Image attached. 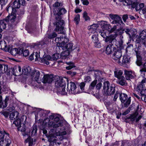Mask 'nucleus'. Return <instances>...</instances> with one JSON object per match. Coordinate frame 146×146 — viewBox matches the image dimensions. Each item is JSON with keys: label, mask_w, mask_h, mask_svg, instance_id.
I'll return each mask as SVG.
<instances>
[{"label": "nucleus", "mask_w": 146, "mask_h": 146, "mask_svg": "<svg viewBox=\"0 0 146 146\" xmlns=\"http://www.w3.org/2000/svg\"><path fill=\"white\" fill-rule=\"evenodd\" d=\"M144 89L143 85L141 83H139L137 86V91L139 93H140Z\"/></svg>", "instance_id": "33"}, {"label": "nucleus", "mask_w": 146, "mask_h": 146, "mask_svg": "<svg viewBox=\"0 0 146 146\" xmlns=\"http://www.w3.org/2000/svg\"><path fill=\"white\" fill-rule=\"evenodd\" d=\"M57 36V35L55 32H53L52 34L48 35V37L49 38H55Z\"/></svg>", "instance_id": "54"}, {"label": "nucleus", "mask_w": 146, "mask_h": 146, "mask_svg": "<svg viewBox=\"0 0 146 146\" xmlns=\"http://www.w3.org/2000/svg\"><path fill=\"white\" fill-rule=\"evenodd\" d=\"M94 46L98 48H100L101 46V44L99 40L98 41H97V42H94Z\"/></svg>", "instance_id": "64"}, {"label": "nucleus", "mask_w": 146, "mask_h": 146, "mask_svg": "<svg viewBox=\"0 0 146 146\" xmlns=\"http://www.w3.org/2000/svg\"><path fill=\"white\" fill-rule=\"evenodd\" d=\"M144 6V4L143 3H142L140 4L139 5H138V8H136L137 11H138L141 9Z\"/></svg>", "instance_id": "59"}, {"label": "nucleus", "mask_w": 146, "mask_h": 146, "mask_svg": "<svg viewBox=\"0 0 146 146\" xmlns=\"http://www.w3.org/2000/svg\"><path fill=\"white\" fill-rule=\"evenodd\" d=\"M80 20V15L78 14L76 15L74 19V21L76 22V25H78Z\"/></svg>", "instance_id": "41"}, {"label": "nucleus", "mask_w": 146, "mask_h": 146, "mask_svg": "<svg viewBox=\"0 0 146 146\" xmlns=\"http://www.w3.org/2000/svg\"><path fill=\"white\" fill-rule=\"evenodd\" d=\"M5 19L0 20V32H2L3 29H5L7 26V23Z\"/></svg>", "instance_id": "23"}, {"label": "nucleus", "mask_w": 146, "mask_h": 146, "mask_svg": "<svg viewBox=\"0 0 146 146\" xmlns=\"http://www.w3.org/2000/svg\"><path fill=\"white\" fill-rule=\"evenodd\" d=\"M58 58V54L57 53H55L51 57V60H56Z\"/></svg>", "instance_id": "51"}, {"label": "nucleus", "mask_w": 146, "mask_h": 146, "mask_svg": "<svg viewBox=\"0 0 146 146\" xmlns=\"http://www.w3.org/2000/svg\"><path fill=\"white\" fill-rule=\"evenodd\" d=\"M112 54V58L115 60H119L122 55L121 50L115 47L113 48Z\"/></svg>", "instance_id": "11"}, {"label": "nucleus", "mask_w": 146, "mask_h": 146, "mask_svg": "<svg viewBox=\"0 0 146 146\" xmlns=\"http://www.w3.org/2000/svg\"><path fill=\"white\" fill-rule=\"evenodd\" d=\"M95 72L94 73L95 79L91 82L89 88V90L90 91H92L94 90L97 83L98 80L99 82H101L103 79V78L101 76L102 73V71L98 70H95Z\"/></svg>", "instance_id": "5"}, {"label": "nucleus", "mask_w": 146, "mask_h": 146, "mask_svg": "<svg viewBox=\"0 0 146 146\" xmlns=\"http://www.w3.org/2000/svg\"><path fill=\"white\" fill-rule=\"evenodd\" d=\"M102 86V84L101 82H99L98 83H97L95 86L96 89L98 90H100Z\"/></svg>", "instance_id": "55"}, {"label": "nucleus", "mask_w": 146, "mask_h": 146, "mask_svg": "<svg viewBox=\"0 0 146 146\" xmlns=\"http://www.w3.org/2000/svg\"><path fill=\"white\" fill-rule=\"evenodd\" d=\"M21 52L20 54H21L22 53L23 54V56L24 57H26L28 56L29 54V50L27 49H25L23 50V49H20Z\"/></svg>", "instance_id": "34"}, {"label": "nucleus", "mask_w": 146, "mask_h": 146, "mask_svg": "<svg viewBox=\"0 0 146 146\" xmlns=\"http://www.w3.org/2000/svg\"><path fill=\"white\" fill-rule=\"evenodd\" d=\"M123 2L124 5H130L132 4V2L131 0H124Z\"/></svg>", "instance_id": "45"}, {"label": "nucleus", "mask_w": 146, "mask_h": 146, "mask_svg": "<svg viewBox=\"0 0 146 146\" xmlns=\"http://www.w3.org/2000/svg\"><path fill=\"white\" fill-rule=\"evenodd\" d=\"M139 36L142 40L146 38V30L141 31L139 34Z\"/></svg>", "instance_id": "37"}, {"label": "nucleus", "mask_w": 146, "mask_h": 146, "mask_svg": "<svg viewBox=\"0 0 146 146\" xmlns=\"http://www.w3.org/2000/svg\"><path fill=\"white\" fill-rule=\"evenodd\" d=\"M54 80L55 86L60 88L58 92V94L59 95H63L64 94V83L63 81V78L61 76L55 75L54 76Z\"/></svg>", "instance_id": "4"}, {"label": "nucleus", "mask_w": 146, "mask_h": 146, "mask_svg": "<svg viewBox=\"0 0 146 146\" xmlns=\"http://www.w3.org/2000/svg\"><path fill=\"white\" fill-rule=\"evenodd\" d=\"M31 68L29 66L27 67L24 68L22 69V74L28 75L30 74L32 72Z\"/></svg>", "instance_id": "20"}, {"label": "nucleus", "mask_w": 146, "mask_h": 146, "mask_svg": "<svg viewBox=\"0 0 146 146\" xmlns=\"http://www.w3.org/2000/svg\"><path fill=\"white\" fill-rule=\"evenodd\" d=\"M73 45V43L70 42L66 44H64V48L66 49L72 50Z\"/></svg>", "instance_id": "36"}, {"label": "nucleus", "mask_w": 146, "mask_h": 146, "mask_svg": "<svg viewBox=\"0 0 146 146\" xmlns=\"http://www.w3.org/2000/svg\"><path fill=\"white\" fill-rule=\"evenodd\" d=\"M31 76L32 77V79L33 81L31 83L32 85L33 86L38 87V85L36 84V83L39 84L40 83V73L38 70H33L31 74Z\"/></svg>", "instance_id": "7"}, {"label": "nucleus", "mask_w": 146, "mask_h": 146, "mask_svg": "<svg viewBox=\"0 0 146 146\" xmlns=\"http://www.w3.org/2000/svg\"><path fill=\"white\" fill-rule=\"evenodd\" d=\"M34 56H35V61L38 60L39 55H38V52H36L32 54L29 57V60L31 61L33 60L34 59Z\"/></svg>", "instance_id": "29"}, {"label": "nucleus", "mask_w": 146, "mask_h": 146, "mask_svg": "<svg viewBox=\"0 0 146 146\" xmlns=\"http://www.w3.org/2000/svg\"><path fill=\"white\" fill-rule=\"evenodd\" d=\"M6 43L5 41H1L0 42V49L2 50L5 48L6 46Z\"/></svg>", "instance_id": "46"}, {"label": "nucleus", "mask_w": 146, "mask_h": 146, "mask_svg": "<svg viewBox=\"0 0 146 146\" xmlns=\"http://www.w3.org/2000/svg\"><path fill=\"white\" fill-rule=\"evenodd\" d=\"M101 25L100 22H99L98 24H93L90 26V29H92L94 31H96L97 28L99 26V25Z\"/></svg>", "instance_id": "35"}, {"label": "nucleus", "mask_w": 146, "mask_h": 146, "mask_svg": "<svg viewBox=\"0 0 146 146\" xmlns=\"http://www.w3.org/2000/svg\"><path fill=\"white\" fill-rule=\"evenodd\" d=\"M63 5V3H59L58 1H56L53 5V7H56L60 6H62Z\"/></svg>", "instance_id": "49"}, {"label": "nucleus", "mask_w": 146, "mask_h": 146, "mask_svg": "<svg viewBox=\"0 0 146 146\" xmlns=\"http://www.w3.org/2000/svg\"><path fill=\"white\" fill-rule=\"evenodd\" d=\"M8 135H9V134L6 133V132L4 131V132H2V131H0V139H3L4 137V133Z\"/></svg>", "instance_id": "61"}, {"label": "nucleus", "mask_w": 146, "mask_h": 146, "mask_svg": "<svg viewBox=\"0 0 146 146\" xmlns=\"http://www.w3.org/2000/svg\"><path fill=\"white\" fill-rule=\"evenodd\" d=\"M61 122L59 120V118L56 116L53 121H50L48 123V125L49 127H53L54 128L61 126Z\"/></svg>", "instance_id": "10"}, {"label": "nucleus", "mask_w": 146, "mask_h": 146, "mask_svg": "<svg viewBox=\"0 0 146 146\" xmlns=\"http://www.w3.org/2000/svg\"><path fill=\"white\" fill-rule=\"evenodd\" d=\"M124 74L125 78L127 80H130L131 79L134 78L136 76L135 72L132 71H129L127 70H124Z\"/></svg>", "instance_id": "13"}, {"label": "nucleus", "mask_w": 146, "mask_h": 146, "mask_svg": "<svg viewBox=\"0 0 146 146\" xmlns=\"http://www.w3.org/2000/svg\"><path fill=\"white\" fill-rule=\"evenodd\" d=\"M64 78L67 79V92L69 94H76L80 93V91H79L76 87V83L74 82H70V86H69L68 80L66 77L64 76Z\"/></svg>", "instance_id": "6"}, {"label": "nucleus", "mask_w": 146, "mask_h": 146, "mask_svg": "<svg viewBox=\"0 0 146 146\" xmlns=\"http://www.w3.org/2000/svg\"><path fill=\"white\" fill-rule=\"evenodd\" d=\"M1 113L3 114L6 118H7L9 115V112L6 111H3L1 112Z\"/></svg>", "instance_id": "62"}, {"label": "nucleus", "mask_w": 146, "mask_h": 146, "mask_svg": "<svg viewBox=\"0 0 146 146\" xmlns=\"http://www.w3.org/2000/svg\"><path fill=\"white\" fill-rule=\"evenodd\" d=\"M140 42L141 39L140 38H137L135 41V42L136 43L135 46L137 47V46H138L139 47H141V44H140Z\"/></svg>", "instance_id": "50"}, {"label": "nucleus", "mask_w": 146, "mask_h": 146, "mask_svg": "<svg viewBox=\"0 0 146 146\" xmlns=\"http://www.w3.org/2000/svg\"><path fill=\"white\" fill-rule=\"evenodd\" d=\"M119 95V99L122 103H124L125 107L127 108L131 103V97L128 98L127 95L125 94L120 93L119 91L116 90L113 99L114 102L116 101Z\"/></svg>", "instance_id": "2"}, {"label": "nucleus", "mask_w": 146, "mask_h": 146, "mask_svg": "<svg viewBox=\"0 0 146 146\" xmlns=\"http://www.w3.org/2000/svg\"><path fill=\"white\" fill-rule=\"evenodd\" d=\"M124 27H119V28L117 29V33H118V35H121L125 33L129 36L130 40H133L136 37L137 35V30L134 28H128L126 27L123 28Z\"/></svg>", "instance_id": "1"}, {"label": "nucleus", "mask_w": 146, "mask_h": 146, "mask_svg": "<svg viewBox=\"0 0 146 146\" xmlns=\"http://www.w3.org/2000/svg\"><path fill=\"white\" fill-rule=\"evenodd\" d=\"M61 22L60 21L59 24L60 25V26H57L56 27V28L55 29V30L57 32H59V33L63 34L64 33L63 30H64V27L63 26V24L61 26H60L61 25L60 24Z\"/></svg>", "instance_id": "30"}, {"label": "nucleus", "mask_w": 146, "mask_h": 146, "mask_svg": "<svg viewBox=\"0 0 146 146\" xmlns=\"http://www.w3.org/2000/svg\"><path fill=\"white\" fill-rule=\"evenodd\" d=\"M24 116L22 117L20 119L18 118L16 119V120H15L13 122V123L15 124L16 126H20L22 122L23 121V119L25 117Z\"/></svg>", "instance_id": "19"}, {"label": "nucleus", "mask_w": 146, "mask_h": 146, "mask_svg": "<svg viewBox=\"0 0 146 146\" xmlns=\"http://www.w3.org/2000/svg\"><path fill=\"white\" fill-rule=\"evenodd\" d=\"M13 6L14 8H19L20 7L21 5L20 3L17 2V1H15L13 2Z\"/></svg>", "instance_id": "44"}, {"label": "nucleus", "mask_w": 146, "mask_h": 146, "mask_svg": "<svg viewBox=\"0 0 146 146\" xmlns=\"http://www.w3.org/2000/svg\"><path fill=\"white\" fill-rule=\"evenodd\" d=\"M79 86H80V89L81 90V91H80V93L85 92V91L84 90V87L85 86V82H82L80 83Z\"/></svg>", "instance_id": "39"}, {"label": "nucleus", "mask_w": 146, "mask_h": 146, "mask_svg": "<svg viewBox=\"0 0 146 146\" xmlns=\"http://www.w3.org/2000/svg\"><path fill=\"white\" fill-rule=\"evenodd\" d=\"M123 72L122 70H117L114 72V75L115 77L118 79H120L122 77H124L122 76Z\"/></svg>", "instance_id": "28"}, {"label": "nucleus", "mask_w": 146, "mask_h": 146, "mask_svg": "<svg viewBox=\"0 0 146 146\" xmlns=\"http://www.w3.org/2000/svg\"><path fill=\"white\" fill-rule=\"evenodd\" d=\"M118 33H117V30H116V32L114 34H112L107 37L105 40L106 42H108L109 44L111 45H113L117 41L116 38L117 37Z\"/></svg>", "instance_id": "9"}, {"label": "nucleus", "mask_w": 146, "mask_h": 146, "mask_svg": "<svg viewBox=\"0 0 146 146\" xmlns=\"http://www.w3.org/2000/svg\"><path fill=\"white\" fill-rule=\"evenodd\" d=\"M0 146H7V145L6 140L2 139L0 141Z\"/></svg>", "instance_id": "57"}, {"label": "nucleus", "mask_w": 146, "mask_h": 146, "mask_svg": "<svg viewBox=\"0 0 146 146\" xmlns=\"http://www.w3.org/2000/svg\"><path fill=\"white\" fill-rule=\"evenodd\" d=\"M109 17L113 20L111 22L112 24H116L117 26H120V27H124L125 25V24L122 20L121 18L118 15L111 14L109 15Z\"/></svg>", "instance_id": "8"}, {"label": "nucleus", "mask_w": 146, "mask_h": 146, "mask_svg": "<svg viewBox=\"0 0 146 146\" xmlns=\"http://www.w3.org/2000/svg\"><path fill=\"white\" fill-rule=\"evenodd\" d=\"M117 25H115L112 28H111V29L109 31L111 33L113 32L114 31H115V33L116 32V29H117Z\"/></svg>", "instance_id": "60"}, {"label": "nucleus", "mask_w": 146, "mask_h": 146, "mask_svg": "<svg viewBox=\"0 0 146 146\" xmlns=\"http://www.w3.org/2000/svg\"><path fill=\"white\" fill-rule=\"evenodd\" d=\"M21 52L20 49L19 50L17 48L11 49L10 53L13 55L16 56L17 54H20Z\"/></svg>", "instance_id": "21"}, {"label": "nucleus", "mask_w": 146, "mask_h": 146, "mask_svg": "<svg viewBox=\"0 0 146 146\" xmlns=\"http://www.w3.org/2000/svg\"><path fill=\"white\" fill-rule=\"evenodd\" d=\"M16 18V16L15 14H11L10 15H8L5 19V20L6 22L10 21L11 22H13L15 21Z\"/></svg>", "instance_id": "16"}, {"label": "nucleus", "mask_w": 146, "mask_h": 146, "mask_svg": "<svg viewBox=\"0 0 146 146\" xmlns=\"http://www.w3.org/2000/svg\"><path fill=\"white\" fill-rule=\"evenodd\" d=\"M130 58H128L126 56H124L123 57L122 64L123 65L128 66V64L130 63Z\"/></svg>", "instance_id": "26"}, {"label": "nucleus", "mask_w": 146, "mask_h": 146, "mask_svg": "<svg viewBox=\"0 0 146 146\" xmlns=\"http://www.w3.org/2000/svg\"><path fill=\"white\" fill-rule=\"evenodd\" d=\"M92 38L94 43L96 42H97V41H98L99 40H98L97 36L96 35H93L92 37Z\"/></svg>", "instance_id": "52"}, {"label": "nucleus", "mask_w": 146, "mask_h": 146, "mask_svg": "<svg viewBox=\"0 0 146 146\" xmlns=\"http://www.w3.org/2000/svg\"><path fill=\"white\" fill-rule=\"evenodd\" d=\"M72 50H70L66 49L64 51V59L69 57L70 52Z\"/></svg>", "instance_id": "40"}, {"label": "nucleus", "mask_w": 146, "mask_h": 146, "mask_svg": "<svg viewBox=\"0 0 146 146\" xmlns=\"http://www.w3.org/2000/svg\"><path fill=\"white\" fill-rule=\"evenodd\" d=\"M40 59L42 63L46 65H48L49 62L48 61L51 60V57L49 55H46L44 56L43 57Z\"/></svg>", "instance_id": "15"}, {"label": "nucleus", "mask_w": 146, "mask_h": 146, "mask_svg": "<svg viewBox=\"0 0 146 146\" xmlns=\"http://www.w3.org/2000/svg\"><path fill=\"white\" fill-rule=\"evenodd\" d=\"M140 67L141 69L140 70V72H141L142 76L145 78V73L146 72V63L145 62L142 64L140 66Z\"/></svg>", "instance_id": "27"}, {"label": "nucleus", "mask_w": 146, "mask_h": 146, "mask_svg": "<svg viewBox=\"0 0 146 146\" xmlns=\"http://www.w3.org/2000/svg\"><path fill=\"white\" fill-rule=\"evenodd\" d=\"M19 115V113L17 111H14L10 114L9 118L11 120H13L17 119Z\"/></svg>", "instance_id": "25"}, {"label": "nucleus", "mask_w": 146, "mask_h": 146, "mask_svg": "<svg viewBox=\"0 0 146 146\" xmlns=\"http://www.w3.org/2000/svg\"><path fill=\"white\" fill-rule=\"evenodd\" d=\"M94 68V66H89L86 69L87 70V73L90 72H92V71L95 72V70Z\"/></svg>", "instance_id": "47"}, {"label": "nucleus", "mask_w": 146, "mask_h": 146, "mask_svg": "<svg viewBox=\"0 0 146 146\" xmlns=\"http://www.w3.org/2000/svg\"><path fill=\"white\" fill-rule=\"evenodd\" d=\"M107 33V32L106 31H102L100 32L101 35L103 37L105 38V39H106L107 37L108 36L106 35Z\"/></svg>", "instance_id": "56"}, {"label": "nucleus", "mask_w": 146, "mask_h": 146, "mask_svg": "<svg viewBox=\"0 0 146 146\" xmlns=\"http://www.w3.org/2000/svg\"><path fill=\"white\" fill-rule=\"evenodd\" d=\"M83 17L85 19V20L87 21L90 20V17L88 16V13L86 11H84L83 13Z\"/></svg>", "instance_id": "43"}, {"label": "nucleus", "mask_w": 146, "mask_h": 146, "mask_svg": "<svg viewBox=\"0 0 146 146\" xmlns=\"http://www.w3.org/2000/svg\"><path fill=\"white\" fill-rule=\"evenodd\" d=\"M139 3L138 2H134L133 3H132L131 4V7L133 8H135V10L136 11H138L137 10V8H138V6Z\"/></svg>", "instance_id": "53"}, {"label": "nucleus", "mask_w": 146, "mask_h": 146, "mask_svg": "<svg viewBox=\"0 0 146 146\" xmlns=\"http://www.w3.org/2000/svg\"><path fill=\"white\" fill-rule=\"evenodd\" d=\"M6 10L9 14H10V13L11 14H13V13L16 14V12L15 9L12 6H11L10 4H9L7 7Z\"/></svg>", "instance_id": "22"}, {"label": "nucleus", "mask_w": 146, "mask_h": 146, "mask_svg": "<svg viewBox=\"0 0 146 146\" xmlns=\"http://www.w3.org/2000/svg\"><path fill=\"white\" fill-rule=\"evenodd\" d=\"M13 71V74L15 76H18L22 74L21 68L20 66L15 67V68H14Z\"/></svg>", "instance_id": "17"}, {"label": "nucleus", "mask_w": 146, "mask_h": 146, "mask_svg": "<svg viewBox=\"0 0 146 146\" xmlns=\"http://www.w3.org/2000/svg\"><path fill=\"white\" fill-rule=\"evenodd\" d=\"M128 15L126 14L123 15L122 16V18L123 21L125 23L126 22V21L127 19H128Z\"/></svg>", "instance_id": "58"}, {"label": "nucleus", "mask_w": 146, "mask_h": 146, "mask_svg": "<svg viewBox=\"0 0 146 146\" xmlns=\"http://www.w3.org/2000/svg\"><path fill=\"white\" fill-rule=\"evenodd\" d=\"M119 79L118 84L121 86H126L127 84V82L125 80V78L124 77H122Z\"/></svg>", "instance_id": "32"}, {"label": "nucleus", "mask_w": 146, "mask_h": 146, "mask_svg": "<svg viewBox=\"0 0 146 146\" xmlns=\"http://www.w3.org/2000/svg\"><path fill=\"white\" fill-rule=\"evenodd\" d=\"M54 79V76L53 74H46L44 75L42 82L44 83H50Z\"/></svg>", "instance_id": "12"}, {"label": "nucleus", "mask_w": 146, "mask_h": 146, "mask_svg": "<svg viewBox=\"0 0 146 146\" xmlns=\"http://www.w3.org/2000/svg\"><path fill=\"white\" fill-rule=\"evenodd\" d=\"M137 117V115H136L135 114H131V117H130L129 120L131 122L133 123L135 121Z\"/></svg>", "instance_id": "42"}, {"label": "nucleus", "mask_w": 146, "mask_h": 146, "mask_svg": "<svg viewBox=\"0 0 146 146\" xmlns=\"http://www.w3.org/2000/svg\"><path fill=\"white\" fill-rule=\"evenodd\" d=\"M100 23L101 26L103 28L105 29L108 31H110L111 27L110 24H107V22L104 21H101Z\"/></svg>", "instance_id": "18"}, {"label": "nucleus", "mask_w": 146, "mask_h": 146, "mask_svg": "<svg viewBox=\"0 0 146 146\" xmlns=\"http://www.w3.org/2000/svg\"><path fill=\"white\" fill-rule=\"evenodd\" d=\"M0 2L2 6L5 5L8 2V0H0Z\"/></svg>", "instance_id": "63"}, {"label": "nucleus", "mask_w": 146, "mask_h": 146, "mask_svg": "<svg viewBox=\"0 0 146 146\" xmlns=\"http://www.w3.org/2000/svg\"><path fill=\"white\" fill-rule=\"evenodd\" d=\"M9 100V96H6L4 100V104H3V108H4L7 107V101Z\"/></svg>", "instance_id": "48"}, {"label": "nucleus", "mask_w": 146, "mask_h": 146, "mask_svg": "<svg viewBox=\"0 0 146 146\" xmlns=\"http://www.w3.org/2000/svg\"><path fill=\"white\" fill-rule=\"evenodd\" d=\"M8 68V66L4 64H0V74L4 73L7 71Z\"/></svg>", "instance_id": "24"}, {"label": "nucleus", "mask_w": 146, "mask_h": 146, "mask_svg": "<svg viewBox=\"0 0 146 146\" xmlns=\"http://www.w3.org/2000/svg\"><path fill=\"white\" fill-rule=\"evenodd\" d=\"M113 46V45L109 44L107 46L105 50V52L108 55L110 54H112L113 50H112L111 48Z\"/></svg>", "instance_id": "31"}, {"label": "nucleus", "mask_w": 146, "mask_h": 146, "mask_svg": "<svg viewBox=\"0 0 146 146\" xmlns=\"http://www.w3.org/2000/svg\"><path fill=\"white\" fill-rule=\"evenodd\" d=\"M137 60L136 62V63L137 65L139 66H141L142 64V58L141 56L137 57Z\"/></svg>", "instance_id": "38"}, {"label": "nucleus", "mask_w": 146, "mask_h": 146, "mask_svg": "<svg viewBox=\"0 0 146 146\" xmlns=\"http://www.w3.org/2000/svg\"><path fill=\"white\" fill-rule=\"evenodd\" d=\"M71 132L70 125L64 120V135H69Z\"/></svg>", "instance_id": "14"}, {"label": "nucleus", "mask_w": 146, "mask_h": 146, "mask_svg": "<svg viewBox=\"0 0 146 146\" xmlns=\"http://www.w3.org/2000/svg\"><path fill=\"white\" fill-rule=\"evenodd\" d=\"M104 94L106 96L114 95L115 92V86L114 84H110L108 81H105L102 86Z\"/></svg>", "instance_id": "3"}]
</instances>
